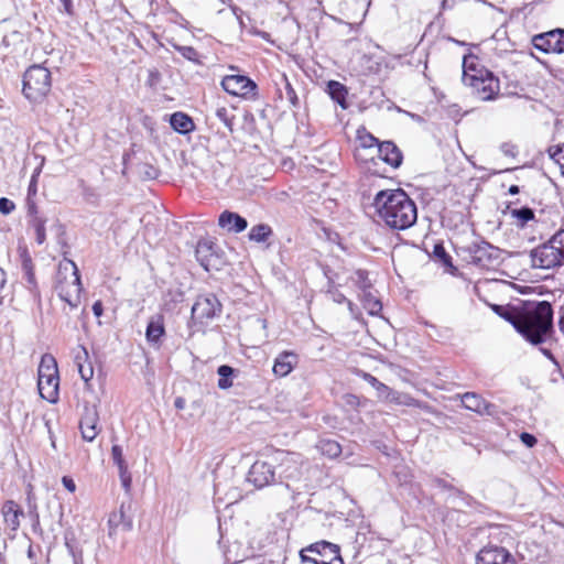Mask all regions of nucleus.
Instances as JSON below:
<instances>
[{
  "mask_svg": "<svg viewBox=\"0 0 564 564\" xmlns=\"http://www.w3.org/2000/svg\"><path fill=\"white\" fill-rule=\"evenodd\" d=\"M352 281L362 290L360 301L364 308L370 315H378L382 311V303L369 291L371 284L368 280L367 272L358 270L352 276Z\"/></svg>",
  "mask_w": 564,
  "mask_h": 564,
  "instance_id": "obj_13",
  "label": "nucleus"
},
{
  "mask_svg": "<svg viewBox=\"0 0 564 564\" xmlns=\"http://www.w3.org/2000/svg\"><path fill=\"white\" fill-rule=\"evenodd\" d=\"M220 303L215 295L198 296L192 307V316L198 321L209 319L220 312Z\"/></svg>",
  "mask_w": 564,
  "mask_h": 564,
  "instance_id": "obj_16",
  "label": "nucleus"
},
{
  "mask_svg": "<svg viewBox=\"0 0 564 564\" xmlns=\"http://www.w3.org/2000/svg\"><path fill=\"white\" fill-rule=\"evenodd\" d=\"M175 406H176L177 409H183V408H184V400H183L182 398H177V399L175 400Z\"/></svg>",
  "mask_w": 564,
  "mask_h": 564,
  "instance_id": "obj_58",
  "label": "nucleus"
},
{
  "mask_svg": "<svg viewBox=\"0 0 564 564\" xmlns=\"http://www.w3.org/2000/svg\"><path fill=\"white\" fill-rule=\"evenodd\" d=\"M74 364L77 367L80 378L85 382L86 389H90V380L94 377V366L88 350L84 346H77L73 350Z\"/></svg>",
  "mask_w": 564,
  "mask_h": 564,
  "instance_id": "obj_19",
  "label": "nucleus"
},
{
  "mask_svg": "<svg viewBox=\"0 0 564 564\" xmlns=\"http://www.w3.org/2000/svg\"><path fill=\"white\" fill-rule=\"evenodd\" d=\"M371 0H343L340 13L352 22H361L370 7Z\"/></svg>",
  "mask_w": 564,
  "mask_h": 564,
  "instance_id": "obj_22",
  "label": "nucleus"
},
{
  "mask_svg": "<svg viewBox=\"0 0 564 564\" xmlns=\"http://www.w3.org/2000/svg\"><path fill=\"white\" fill-rule=\"evenodd\" d=\"M299 362V357L293 351H282L274 359L272 371L279 377L283 378L290 375Z\"/></svg>",
  "mask_w": 564,
  "mask_h": 564,
  "instance_id": "obj_23",
  "label": "nucleus"
},
{
  "mask_svg": "<svg viewBox=\"0 0 564 564\" xmlns=\"http://www.w3.org/2000/svg\"><path fill=\"white\" fill-rule=\"evenodd\" d=\"M37 390L42 399L56 403L59 399V372L57 361L51 354L41 357L37 368Z\"/></svg>",
  "mask_w": 564,
  "mask_h": 564,
  "instance_id": "obj_5",
  "label": "nucleus"
},
{
  "mask_svg": "<svg viewBox=\"0 0 564 564\" xmlns=\"http://www.w3.org/2000/svg\"><path fill=\"white\" fill-rule=\"evenodd\" d=\"M476 564H518V562L507 549L489 543L478 551Z\"/></svg>",
  "mask_w": 564,
  "mask_h": 564,
  "instance_id": "obj_12",
  "label": "nucleus"
},
{
  "mask_svg": "<svg viewBox=\"0 0 564 564\" xmlns=\"http://www.w3.org/2000/svg\"><path fill=\"white\" fill-rule=\"evenodd\" d=\"M352 372L358 376L359 378L367 381L372 388H375L380 394L386 397L388 392L390 391V387L384 384L383 382L379 381L375 376L371 373H368L361 369L355 368Z\"/></svg>",
  "mask_w": 564,
  "mask_h": 564,
  "instance_id": "obj_32",
  "label": "nucleus"
},
{
  "mask_svg": "<svg viewBox=\"0 0 564 564\" xmlns=\"http://www.w3.org/2000/svg\"><path fill=\"white\" fill-rule=\"evenodd\" d=\"M119 476H120V480H121V484L123 486V488L129 491L130 488H131V475L128 470V467H123V468H120L119 469Z\"/></svg>",
  "mask_w": 564,
  "mask_h": 564,
  "instance_id": "obj_46",
  "label": "nucleus"
},
{
  "mask_svg": "<svg viewBox=\"0 0 564 564\" xmlns=\"http://www.w3.org/2000/svg\"><path fill=\"white\" fill-rule=\"evenodd\" d=\"M509 213L519 227H524L529 221L535 219L533 209L529 207L510 208Z\"/></svg>",
  "mask_w": 564,
  "mask_h": 564,
  "instance_id": "obj_33",
  "label": "nucleus"
},
{
  "mask_svg": "<svg viewBox=\"0 0 564 564\" xmlns=\"http://www.w3.org/2000/svg\"><path fill=\"white\" fill-rule=\"evenodd\" d=\"M171 127L178 133L186 134L194 130L193 119L181 111L174 112L170 118Z\"/></svg>",
  "mask_w": 564,
  "mask_h": 564,
  "instance_id": "obj_28",
  "label": "nucleus"
},
{
  "mask_svg": "<svg viewBox=\"0 0 564 564\" xmlns=\"http://www.w3.org/2000/svg\"><path fill=\"white\" fill-rule=\"evenodd\" d=\"M274 479V467L263 460H256L248 473V480L259 489L271 485Z\"/></svg>",
  "mask_w": 564,
  "mask_h": 564,
  "instance_id": "obj_15",
  "label": "nucleus"
},
{
  "mask_svg": "<svg viewBox=\"0 0 564 564\" xmlns=\"http://www.w3.org/2000/svg\"><path fill=\"white\" fill-rule=\"evenodd\" d=\"M376 160L378 163L381 161L395 170L401 166L403 162V154L394 142L382 141L377 149Z\"/></svg>",
  "mask_w": 564,
  "mask_h": 564,
  "instance_id": "obj_18",
  "label": "nucleus"
},
{
  "mask_svg": "<svg viewBox=\"0 0 564 564\" xmlns=\"http://www.w3.org/2000/svg\"><path fill=\"white\" fill-rule=\"evenodd\" d=\"M433 258L438 261L444 268H454L451 254L446 251L443 242L434 245Z\"/></svg>",
  "mask_w": 564,
  "mask_h": 564,
  "instance_id": "obj_37",
  "label": "nucleus"
},
{
  "mask_svg": "<svg viewBox=\"0 0 564 564\" xmlns=\"http://www.w3.org/2000/svg\"><path fill=\"white\" fill-rule=\"evenodd\" d=\"M300 558L302 563L315 564L314 554H312V551L308 550V546L300 551Z\"/></svg>",
  "mask_w": 564,
  "mask_h": 564,
  "instance_id": "obj_50",
  "label": "nucleus"
},
{
  "mask_svg": "<svg viewBox=\"0 0 564 564\" xmlns=\"http://www.w3.org/2000/svg\"><path fill=\"white\" fill-rule=\"evenodd\" d=\"M1 514L7 530L17 532L21 524V519L24 518L22 507L14 500H6L1 506Z\"/></svg>",
  "mask_w": 564,
  "mask_h": 564,
  "instance_id": "obj_20",
  "label": "nucleus"
},
{
  "mask_svg": "<svg viewBox=\"0 0 564 564\" xmlns=\"http://www.w3.org/2000/svg\"><path fill=\"white\" fill-rule=\"evenodd\" d=\"M6 284V272L4 270L0 269V289H2Z\"/></svg>",
  "mask_w": 564,
  "mask_h": 564,
  "instance_id": "obj_56",
  "label": "nucleus"
},
{
  "mask_svg": "<svg viewBox=\"0 0 564 564\" xmlns=\"http://www.w3.org/2000/svg\"><path fill=\"white\" fill-rule=\"evenodd\" d=\"M531 264L539 269H555L564 264V259L550 238L530 252Z\"/></svg>",
  "mask_w": 564,
  "mask_h": 564,
  "instance_id": "obj_8",
  "label": "nucleus"
},
{
  "mask_svg": "<svg viewBox=\"0 0 564 564\" xmlns=\"http://www.w3.org/2000/svg\"><path fill=\"white\" fill-rule=\"evenodd\" d=\"M272 228L267 224L254 225L249 231V239L256 242H264L272 236Z\"/></svg>",
  "mask_w": 564,
  "mask_h": 564,
  "instance_id": "obj_35",
  "label": "nucleus"
},
{
  "mask_svg": "<svg viewBox=\"0 0 564 564\" xmlns=\"http://www.w3.org/2000/svg\"><path fill=\"white\" fill-rule=\"evenodd\" d=\"M40 172H36L32 175L29 187H28V197L35 196L37 192V176Z\"/></svg>",
  "mask_w": 564,
  "mask_h": 564,
  "instance_id": "obj_49",
  "label": "nucleus"
},
{
  "mask_svg": "<svg viewBox=\"0 0 564 564\" xmlns=\"http://www.w3.org/2000/svg\"><path fill=\"white\" fill-rule=\"evenodd\" d=\"M384 401L395 404V405H404V406H412V408H419V409H426L427 405L422 403L420 400L413 398L412 395L408 393H401L398 391H393L390 388V391L384 397Z\"/></svg>",
  "mask_w": 564,
  "mask_h": 564,
  "instance_id": "obj_25",
  "label": "nucleus"
},
{
  "mask_svg": "<svg viewBox=\"0 0 564 564\" xmlns=\"http://www.w3.org/2000/svg\"><path fill=\"white\" fill-rule=\"evenodd\" d=\"M122 519H123V510H122V507H121L120 511H119V514L113 513L110 517L109 523L113 524L116 527H119L121 524L123 530H129L131 528V522L130 521L121 522Z\"/></svg>",
  "mask_w": 564,
  "mask_h": 564,
  "instance_id": "obj_45",
  "label": "nucleus"
},
{
  "mask_svg": "<svg viewBox=\"0 0 564 564\" xmlns=\"http://www.w3.org/2000/svg\"><path fill=\"white\" fill-rule=\"evenodd\" d=\"M111 457L113 463L117 465L118 469L128 467L127 463L123 459L122 448L119 445H112L111 447Z\"/></svg>",
  "mask_w": 564,
  "mask_h": 564,
  "instance_id": "obj_44",
  "label": "nucleus"
},
{
  "mask_svg": "<svg viewBox=\"0 0 564 564\" xmlns=\"http://www.w3.org/2000/svg\"><path fill=\"white\" fill-rule=\"evenodd\" d=\"M463 405L474 412L482 413L488 404L484 398L474 392H466L462 395Z\"/></svg>",
  "mask_w": 564,
  "mask_h": 564,
  "instance_id": "obj_30",
  "label": "nucleus"
},
{
  "mask_svg": "<svg viewBox=\"0 0 564 564\" xmlns=\"http://www.w3.org/2000/svg\"><path fill=\"white\" fill-rule=\"evenodd\" d=\"M551 242L555 246L560 254L564 259V228L558 229L550 237Z\"/></svg>",
  "mask_w": 564,
  "mask_h": 564,
  "instance_id": "obj_42",
  "label": "nucleus"
},
{
  "mask_svg": "<svg viewBox=\"0 0 564 564\" xmlns=\"http://www.w3.org/2000/svg\"><path fill=\"white\" fill-rule=\"evenodd\" d=\"M372 207L378 221L391 230H406L417 220L416 204L402 188L379 191Z\"/></svg>",
  "mask_w": 564,
  "mask_h": 564,
  "instance_id": "obj_2",
  "label": "nucleus"
},
{
  "mask_svg": "<svg viewBox=\"0 0 564 564\" xmlns=\"http://www.w3.org/2000/svg\"><path fill=\"white\" fill-rule=\"evenodd\" d=\"M28 214L31 216V219L35 216H40L37 212V206L31 199H28Z\"/></svg>",
  "mask_w": 564,
  "mask_h": 564,
  "instance_id": "obj_54",
  "label": "nucleus"
},
{
  "mask_svg": "<svg viewBox=\"0 0 564 564\" xmlns=\"http://www.w3.org/2000/svg\"><path fill=\"white\" fill-rule=\"evenodd\" d=\"M327 93L330 96V98L335 102H337L343 109L348 108V102H347L348 89L344 84H341L337 80H329L327 83Z\"/></svg>",
  "mask_w": 564,
  "mask_h": 564,
  "instance_id": "obj_27",
  "label": "nucleus"
},
{
  "mask_svg": "<svg viewBox=\"0 0 564 564\" xmlns=\"http://www.w3.org/2000/svg\"><path fill=\"white\" fill-rule=\"evenodd\" d=\"M535 224L542 225L545 229H554L557 225V221L553 219L550 215V213H546L545 210H541L534 219Z\"/></svg>",
  "mask_w": 564,
  "mask_h": 564,
  "instance_id": "obj_40",
  "label": "nucleus"
},
{
  "mask_svg": "<svg viewBox=\"0 0 564 564\" xmlns=\"http://www.w3.org/2000/svg\"><path fill=\"white\" fill-rule=\"evenodd\" d=\"M99 415L96 406H85L79 421L82 436L87 442H93L100 432Z\"/></svg>",
  "mask_w": 564,
  "mask_h": 564,
  "instance_id": "obj_17",
  "label": "nucleus"
},
{
  "mask_svg": "<svg viewBox=\"0 0 564 564\" xmlns=\"http://www.w3.org/2000/svg\"><path fill=\"white\" fill-rule=\"evenodd\" d=\"M343 400L347 406L354 410H358L366 402V400H362L361 397L355 393H345Z\"/></svg>",
  "mask_w": 564,
  "mask_h": 564,
  "instance_id": "obj_41",
  "label": "nucleus"
},
{
  "mask_svg": "<svg viewBox=\"0 0 564 564\" xmlns=\"http://www.w3.org/2000/svg\"><path fill=\"white\" fill-rule=\"evenodd\" d=\"M468 263L478 268H492L498 263L499 249L486 241L473 243L467 248Z\"/></svg>",
  "mask_w": 564,
  "mask_h": 564,
  "instance_id": "obj_10",
  "label": "nucleus"
},
{
  "mask_svg": "<svg viewBox=\"0 0 564 564\" xmlns=\"http://www.w3.org/2000/svg\"><path fill=\"white\" fill-rule=\"evenodd\" d=\"M165 334L164 317L156 315L148 323L145 337L149 343L158 344Z\"/></svg>",
  "mask_w": 564,
  "mask_h": 564,
  "instance_id": "obj_26",
  "label": "nucleus"
},
{
  "mask_svg": "<svg viewBox=\"0 0 564 564\" xmlns=\"http://www.w3.org/2000/svg\"><path fill=\"white\" fill-rule=\"evenodd\" d=\"M93 312H94L96 317H100L102 315V313H104V305H102L101 301H96L93 304Z\"/></svg>",
  "mask_w": 564,
  "mask_h": 564,
  "instance_id": "obj_55",
  "label": "nucleus"
},
{
  "mask_svg": "<svg viewBox=\"0 0 564 564\" xmlns=\"http://www.w3.org/2000/svg\"><path fill=\"white\" fill-rule=\"evenodd\" d=\"M534 48L545 54L564 53V29H554L532 36Z\"/></svg>",
  "mask_w": 564,
  "mask_h": 564,
  "instance_id": "obj_11",
  "label": "nucleus"
},
{
  "mask_svg": "<svg viewBox=\"0 0 564 564\" xmlns=\"http://www.w3.org/2000/svg\"><path fill=\"white\" fill-rule=\"evenodd\" d=\"M489 70L480 61V58L473 54L468 53L463 58V76L462 80L463 84L469 83L470 79H476L478 77H482L484 75H487L490 73Z\"/></svg>",
  "mask_w": 564,
  "mask_h": 564,
  "instance_id": "obj_21",
  "label": "nucleus"
},
{
  "mask_svg": "<svg viewBox=\"0 0 564 564\" xmlns=\"http://www.w3.org/2000/svg\"><path fill=\"white\" fill-rule=\"evenodd\" d=\"M234 368L227 365H221L217 369V373L219 375L218 379V388L226 390L232 387V380L230 377L234 375Z\"/></svg>",
  "mask_w": 564,
  "mask_h": 564,
  "instance_id": "obj_38",
  "label": "nucleus"
},
{
  "mask_svg": "<svg viewBox=\"0 0 564 564\" xmlns=\"http://www.w3.org/2000/svg\"><path fill=\"white\" fill-rule=\"evenodd\" d=\"M52 89V75L48 68L34 64L23 75L22 93L33 102H43Z\"/></svg>",
  "mask_w": 564,
  "mask_h": 564,
  "instance_id": "obj_4",
  "label": "nucleus"
},
{
  "mask_svg": "<svg viewBox=\"0 0 564 564\" xmlns=\"http://www.w3.org/2000/svg\"><path fill=\"white\" fill-rule=\"evenodd\" d=\"M15 208V204L7 198V197H1L0 198V213H2L3 215H8L10 213H12Z\"/></svg>",
  "mask_w": 564,
  "mask_h": 564,
  "instance_id": "obj_47",
  "label": "nucleus"
},
{
  "mask_svg": "<svg viewBox=\"0 0 564 564\" xmlns=\"http://www.w3.org/2000/svg\"><path fill=\"white\" fill-rule=\"evenodd\" d=\"M346 303H347L348 310H349L351 313H355L356 305H355L351 301H349V300H347V302H346Z\"/></svg>",
  "mask_w": 564,
  "mask_h": 564,
  "instance_id": "obj_59",
  "label": "nucleus"
},
{
  "mask_svg": "<svg viewBox=\"0 0 564 564\" xmlns=\"http://www.w3.org/2000/svg\"><path fill=\"white\" fill-rule=\"evenodd\" d=\"M218 225L229 232L239 234L247 229L248 223L239 214L224 210L218 218Z\"/></svg>",
  "mask_w": 564,
  "mask_h": 564,
  "instance_id": "obj_24",
  "label": "nucleus"
},
{
  "mask_svg": "<svg viewBox=\"0 0 564 564\" xmlns=\"http://www.w3.org/2000/svg\"><path fill=\"white\" fill-rule=\"evenodd\" d=\"M31 227L34 230L35 240L39 245H42L46 240V219L41 216H35L30 220Z\"/></svg>",
  "mask_w": 564,
  "mask_h": 564,
  "instance_id": "obj_36",
  "label": "nucleus"
},
{
  "mask_svg": "<svg viewBox=\"0 0 564 564\" xmlns=\"http://www.w3.org/2000/svg\"><path fill=\"white\" fill-rule=\"evenodd\" d=\"M490 307L533 345L542 344L551 336L553 308L546 301L524 302L518 306L492 304Z\"/></svg>",
  "mask_w": 564,
  "mask_h": 564,
  "instance_id": "obj_1",
  "label": "nucleus"
},
{
  "mask_svg": "<svg viewBox=\"0 0 564 564\" xmlns=\"http://www.w3.org/2000/svg\"><path fill=\"white\" fill-rule=\"evenodd\" d=\"M330 294L335 303L343 304L347 302V297L343 293L337 292L336 290L330 291Z\"/></svg>",
  "mask_w": 564,
  "mask_h": 564,
  "instance_id": "obj_53",
  "label": "nucleus"
},
{
  "mask_svg": "<svg viewBox=\"0 0 564 564\" xmlns=\"http://www.w3.org/2000/svg\"><path fill=\"white\" fill-rule=\"evenodd\" d=\"M549 156L558 165L561 174L564 176V142L562 144L552 145L547 149Z\"/></svg>",
  "mask_w": 564,
  "mask_h": 564,
  "instance_id": "obj_39",
  "label": "nucleus"
},
{
  "mask_svg": "<svg viewBox=\"0 0 564 564\" xmlns=\"http://www.w3.org/2000/svg\"><path fill=\"white\" fill-rule=\"evenodd\" d=\"M238 108L234 105H224L217 108L216 116L225 124V127L234 132L237 120Z\"/></svg>",
  "mask_w": 564,
  "mask_h": 564,
  "instance_id": "obj_29",
  "label": "nucleus"
},
{
  "mask_svg": "<svg viewBox=\"0 0 564 564\" xmlns=\"http://www.w3.org/2000/svg\"><path fill=\"white\" fill-rule=\"evenodd\" d=\"M62 482L69 492L74 494L76 491V484L72 477L64 476Z\"/></svg>",
  "mask_w": 564,
  "mask_h": 564,
  "instance_id": "obj_52",
  "label": "nucleus"
},
{
  "mask_svg": "<svg viewBox=\"0 0 564 564\" xmlns=\"http://www.w3.org/2000/svg\"><path fill=\"white\" fill-rule=\"evenodd\" d=\"M379 144L380 141L369 132L366 127H359L356 131L354 158L356 162L368 172L383 176L386 171L378 169V162L376 160Z\"/></svg>",
  "mask_w": 564,
  "mask_h": 564,
  "instance_id": "obj_6",
  "label": "nucleus"
},
{
  "mask_svg": "<svg viewBox=\"0 0 564 564\" xmlns=\"http://www.w3.org/2000/svg\"><path fill=\"white\" fill-rule=\"evenodd\" d=\"M317 448L328 458H337L341 454V446L335 440H321Z\"/></svg>",
  "mask_w": 564,
  "mask_h": 564,
  "instance_id": "obj_34",
  "label": "nucleus"
},
{
  "mask_svg": "<svg viewBox=\"0 0 564 564\" xmlns=\"http://www.w3.org/2000/svg\"><path fill=\"white\" fill-rule=\"evenodd\" d=\"M63 6V12L68 17L75 15V8L73 4V0H59Z\"/></svg>",
  "mask_w": 564,
  "mask_h": 564,
  "instance_id": "obj_51",
  "label": "nucleus"
},
{
  "mask_svg": "<svg viewBox=\"0 0 564 564\" xmlns=\"http://www.w3.org/2000/svg\"><path fill=\"white\" fill-rule=\"evenodd\" d=\"M520 441L529 448L534 447L538 443L536 437L528 432H522L520 434Z\"/></svg>",
  "mask_w": 564,
  "mask_h": 564,
  "instance_id": "obj_48",
  "label": "nucleus"
},
{
  "mask_svg": "<svg viewBox=\"0 0 564 564\" xmlns=\"http://www.w3.org/2000/svg\"><path fill=\"white\" fill-rule=\"evenodd\" d=\"M22 261V270L24 273V279L26 280L29 286L33 290L37 288L34 263L28 251L21 253Z\"/></svg>",
  "mask_w": 564,
  "mask_h": 564,
  "instance_id": "obj_31",
  "label": "nucleus"
},
{
  "mask_svg": "<svg viewBox=\"0 0 564 564\" xmlns=\"http://www.w3.org/2000/svg\"><path fill=\"white\" fill-rule=\"evenodd\" d=\"M464 85L469 88L475 98L481 101L496 100L500 95V80L492 72L482 77L470 79L469 83Z\"/></svg>",
  "mask_w": 564,
  "mask_h": 564,
  "instance_id": "obj_7",
  "label": "nucleus"
},
{
  "mask_svg": "<svg viewBox=\"0 0 564 564\" xmlns=\"http://www.w3.org/2000/svg\"><path fill=\"white\" fill-rule=\"evenodd\" d=\"M221 87L232 96L256 100L258 98L257 84L245 75H227L221 80Z\"/></svg>",
  "mask_w": 564,
  "mask_h": 564,
  "instance_id": "obj_9",
  "label": "nucleus"
},
{
  "mask_svg": "<svg viewBox=\"0 0 564 564\" xmlns=\"http://www.w3.org/2000/svg\"><path fill=\"white\" fill-rule=\"evenodd\" d=\"M282 78L285 83L286 96H288L290 104L293 107H297L299 106V97H297L295 89L293 88L292 84L290 83V80L288 79V76L285 74H283Z\"/></svg>",
  "mask_w": 564,
  "mask_h": 564,
  "instance_id": "obj_43",
  "label": "nucleus"
},
{
  "mask_svg": "<svg viewBox=\"0 0 564 564\" xmlns=\"http://www.w3.org/2000/svg\"><path fill=\"white\" fill-rule=\"evenodd\" d=\"M54 290L70 308L79 306L83 286L78 268L73 260L64 258L59 261L54 280Z\"/></svg>",
  "mask_w": 564,
  "mask_h": 564,
  "instance_id": "obj_3",
  "label": "nucleus"
},
{
  "mask_svg": "<svg viewBox=\"0 0 564 564\" xmlns=\"http://www.w3.org/2000/svg\"><path fill=\"white\" fill-rule=\"evenodd\" d=\"M509 194L516 195L519 193V186L518 185H511L508 189Z\"/></svg>",
  "mask_w": 564,
  "mask_h": 564,
  "instance_id": "obj_57",
  "label": "nucleus"
},
{
  "mask_svg": "<svg viewBox=\"0 0 564 564\" xmlns=\"http://www.w3.org/2000/svg\"><path fill=\"white\" fill-rule=\"evenodd\" d=\"M308 550L314 554L315 564H344L337 544L318 541L308 545Z\"/></svg>",
  "mask_w": 564,
  "mask_h": 564,
  "instance_id": "obj_14",
  "label": "nucleus"
},
{
  "mask_svg": "<svg viewBox=\"0 0 564 564\" xmlns=\"http://www.w3.org/2000/svg\"><path fill=\"white\" fill-rule=\"evenodd\" d=\"M507 538H509L510 540L512 539V538L510 536V534H509L508 532H506V533H505V536L499 539L500 543L506 542V541H507Z\"/></svg>",
  "mask_w": 564,
  "mask_h": 564,
  "instance_id": "obj_60",
  "label": "nucleus"
}]
</instances>
